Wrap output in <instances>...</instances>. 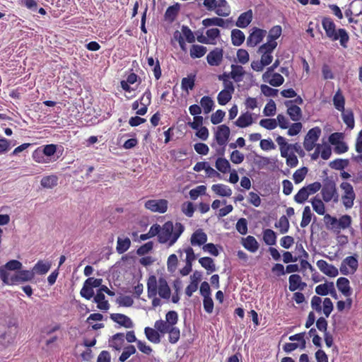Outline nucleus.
<instances>
[{
	"label": "nucleus",
	"instance_id": "obj_1",
	"mask_svg": "<svg viewBox=\"0 0 362 362\" xmlns=\"http://www.w3.org/2000/svg\"><path fill=\"white\" fill-rule=\"evenodd\" d=\"M322 25L325 30L326 35L332 41L339 40L340 45L344 48L347 47L349 36L344 28L336 30V25L329 17H324L322 20Z\"/></svg>",
	"mask_w": 362,
	"mask_h": 362
},
{
	"label": "nucleus",
	"instance_id": "obj_2",
	"mask_svg": "<svg viewBox=\"0 0 362 362\" xmlns=\"http://www.w3.org/2000/svg\"><path fill=\"white\" fill-rule=\"evenodd\" d=\"M184 231V226L180 223H176L174 226L172 221L165 222L161 227L159 234V242L160 243H168L172 246Z\"/></svg>",
	"mask_w": 362,
	"mask_h": 362
},
{
	"label": "nucleus",
	"instance_id": "obj_3",
	"mask_svg": "<svg viewBox=\"0 0 362 362\" xmlns=\"http://www.w3.org/2000/svg\"><path fill=\"white\" fill-rule=\"evenodd\" d=\"M321 194L322 199L325 202H337L339 200V194L337 192L336 183L334 181L326 179L324 180L321 187Z\"/></svg>",
	"mask_w": 362,
	"mask_h": 362
},
{
	"label": "nucleus",
	"instance_id": "obj_4",
	"mask_svg": "<svg viewBox=\"0 0 362 362\" xmlns=\"http://www.w3.org/2000/svg\"><path fill=\"white\" fill-rule=\"evenodd\" d=\"M310 305L313 310L318 313H320L322 310L326 317L329 316L334 308L330 298H325L322 302L321 298L317 296H314L312 298Z\"/></svg>",
	"mask_w": 362,
	"mask_h": 362
},
{
	"label": "nucleus",
	"instance_id": "obj_5",
	"mask_svg": "<svg viewBox=\"0 0 362 362\" xmlns=\"http://www.w3.org/2000/svg\"><path fill=\"white\" fill-rule=\"evenodd\" d=\"M325 218L328 220L327 223L330 225L331 229L337 233H339L341 229L348 228L351 224V217L349 215H343L337 219L327 214Z\"/></svg>",
	"mask_w": 362,
	"mask_h": 362
},
{
	"label": "nucleus",
	"instance_id": "obj_6",
	"mask_svg": "<svg viewBox=\"0 0 362 362\" xmlns=\"http://www.w3.org/2000/svg\"><path fill=\"white\" fill-rule=\"evenodd\" d=\"M276 141L279 146L281 157L286 156L287 152H289L291 150L296 152L299 155L303 154V151L300 145L298 143L289 144L286 141V139L281 136H278L276 139Z\"/></svg>",
	"mask_w": 362,
	"mask_h": 362
},
{
	"label": "nucleus",
	"instance_id": "obj_7",
	"mask_svg": "<svg viewBox=\"0 0 362 362\" xmlns=\"http://www.w3.org/2000/svg\"><path fill=\"white\" fill-rule=\"evenodd\" d=\"M320 134L321 129L319 127H313L308 132L303 141V146L307 151H312L317 146L316 142Z\"/></svg>",
	"mask_w": 362,
	"mask_h": 362
},
{
	"label": "nucleus",
	"instance_id": "obj_8",
	"mask_svg": "<svg viewBox=\"0 0 362 362\" xmlns=\"http://www.w3.org/2000/svg\"><path fill=\"white\" fill-rule=\"evenodd\" d=\"M168 202L166 199H149L145 202L144 206L152 212L163 214L167 211Z\"/></svg>",
	"mask_w": 362,
	"mask_h": 362
},
{
	"label": "nucleus",
	"instance_id": "obj_9",
	"mask_svg": "<svg viewBox=\"0 0 362 362\" xmlns=\"http://www.w3.org/2000/svg\"><path fill=\"white\" fill-rule=\"evenodd\" d=\"M267 31L265 30L253 28L247 39V45L248 47H255L259 44L266 36Z\"/></svg>",
	"mask_w": 362,
	"mask_h": 362
},
{
	"label": "nucleus",
	"instance_id": "obj_10",
	"mask_svg": "<svg viewBox=\"0 0 362 362\" xmlns=\"http://www.w3.org/2000/svg\"><path fill=\"white\" fill-rule=\"evenodd\" d=\"M230 134V128L226 124H221L217 127L215 132V139L221 146H225L229 139Z\"/></svg>",
	"mask_w": 362,
	"mask_h": 362
},
{
	"label": "nucleus",
	"instance_id": "obj_11",
	"mask_svg": "<svg viewBox=\"0 0 362 362\" xmlns=\"http://www.w3.org/2000/svg\"><path fill=\"white\" fill-rule=\"evenodd\" d=\"M223 58V49L219 47H215L207 54L206 61L210 66H218L221 64Z\"/></svg>",
	"mask_w": 362,
	"mask_h": 362
},
{
	"label": "nucleus",
	"instance_id": "obj_12",
	"mask_svg": "<svg viewBox=\"0 0 362 362\" xmlns=\"http://www.w3.org/2000/svg\"><path fill=\"white\" fill-rule=\"evenodd\" d=\"M318 269L325 275L330 277H335L338 275L337 268L334 265L328 264L325 260L320 259L316 263Z\"/></svg>",
	"mask_w": 362,
	"mask_h": 362
},
{
	"label": "nucleus",
	"instance_id": "obj_13",
	"mask_svg": "<svg viewBox=\"0 0 362 362\" xmlns=\"http://www.w3.org/2000/svg\"><path fill=\"white\" fill-rule=\"evenodd\" d=\"M284 105L287 107V114L291 120L298 122L301 119L302 110L298 105L293 104V101H285Z\"/></svg>",
	"mask_w": 362,
	"mask_h": 362
},
{
	"label": "nucleus",
	"instance_id": "obj_14",
	"mask_svg": "<svg viewBox=\"0 0 362 362\" xmlns=\"http://www.w3.org/2000/svg\"><path fill=\"white\" fill-rule=\"evenodd\" d=\"M139 100L141 107L140 109L136 111V115H144L147 112L148 106L151 103V93L150 89L147 88Z\"/></svg>",
	"mask_w": 362,
	"mask_h": 362
},
{
	"label": "nucleus",
	"instance_id": "obj_15",
	"mask_svg": "<svg viewBox=\"0 0 362 362\" xmlns=\"http://www.w3.org/2000/svg\"><path fill=\"white\" fill-rule=\"evenodd\" d=\"M110 319L120 326L125 328H132L134 326L132 320L127 315L121 313H112L110 316Z\"/></svg>",
	"mask_w": 362,
	"mask_h": 362
},
{
	"label": "nucleus",
	"instance_id": "obj_16",
	"mask_svg": "<svg viewBox=\"0 0 362 362\" xmlns=\"http://www.w3.org/2000/svg\"><path fill=\"white\" fill-rule=\"evenodd\" d=\"M207 241V235L202 229L196 230L190 238V243L192 246L204 245Z\"/></svg>",
	"mask_w": 362,
	"mask_h": 362
},
{
	"label": "nucleus",
	"instance_id": "obj_17",
	"mask_svg": "<svg viewBox=\"0 0 362 362\" xmlns=\"http://www.w3.org/2000/svg\"><path fill=\"white\" fill-rule=\"evenodd\" d=\"M346 265H348L351 269L352 273L355 272L358 267L357 259L353 256H349L344 259L340 267V271L343 274L345 275L349 274L346 267Z\"/></svg>",
	"mask_w": 362,
	"mask_h": 362
},
{
	"label": "nucleus",
	"instance_id": "obj_18",
	"mask_svg": "<svg viewBox=\"0 0 362 362\" xmlns=\"http://www.w3.org/2000/svg\"><path fill=\"white\" fill-rule=\"evenodd\" d=\"M337 287L345 297H350L351 296L352 291L350 282L347 278L339 277L337 281Z\"/></svg>",
	"mask_w": 362,
	"mask_h": 362
},
{
	"label": "nucleus",
	"instance_id": "obj_19",
	"mask_svg": "<svg viewBox=\"0 0 362 362\" xmlns=\"http://www.w3.org/2000/svg\"><path fill=\"white\" fill-rule=\"evenodd\" d=\"M289 290L295 291L298 289L303 291L306 286V284L302 281V279L298 274H291L288 279Z\"/></svg>",
	"mask_w": 362,
	"mask_h": 362
},
{
	"label": "nucleus",
	"instance_id": "obj_20",
	"mask_svg": "<svg viewBox=\"0 0 362 362\" xmlns=\"http://www.w3.org/2000/svg\"><path fill=\"white\" fill-rule=\"evenodd\" d=\"M252 18L253 15L252 10H247L239 16L235 23V25L240 28H245L252 22Z\"/></svg>",
	"mask_w": 362,
	"mask_h": 362
},
{
	"label": "nucleus",
	"instance_id": "obj_21",
	"mask_svg": "<svg viewBox=\"0 0 362 362\" xmlns=\"http://www.w3.org/2000/svg\"><path fill=\"white\" fill-rule=\"evenodd\" d=\"M19 276V273L17 272L11 278H8V272L5 271L4 268H0V278L5 284L13 285L22 282Z\"/></svg>",
	"mask_w": 362,
	"mask_h": 362
},
{
	"label": "nucleus",
	"instance_id": "obj_22",
	"mask_svg": "<svg viewBox=\"0 0 362 362\" xmlns=\"http://www.w3.org/2000/svg\"><path fill=\"white\" fill-rule=\"evenodd\" d=\"M231 71L230 76L235 82L239 83L243 80V77L245 75L244 68L241 65L231 64Z\"/></svg>",
	"mask_w": 362,
	"mask_h": 362
},
{
	"label": "nucleus",
	"instance_id": "obj_23",
	"mask_svg": "<svg viewBox=\"0 0 362 362\" xmlns=\"http://www.w3.org/2000/svg\"><path fill=\"white\" fill-rule=\"evenodd\" d=\"M158 285L156 276L151 275L147 280V293L149 298H154L157 295Z\"/></svg>",
	"mask_w": 362,
	"mask_h": 362
},
{
	"label": "nucleus",
	"instance_id": "obj_24",
	"mask_svg": "<svg viewBox=\"0 0 362 362\" xmlns=\"http://www.w3.org/2000/svg\"><path fill=\"white\" fill-rule=\"evenodd\" d=\"M228 20H224L219 17H213L204 19L202 21V25L205 27L216 25L225 28L228 27Z\"/></svg>",
	"mask_w": 362,
	"mask_h": 362
},
{
	"label": "nucleus",
	"instance_id": "obj_25",
	"mask_svg": "<svg viewBox=\"0 0 362 362\" xmlns=\"http://www.w3.org/2000/svg\"><path fill=\"white\" fill-rule=\"evenodd\" d=\"M234 123L240 128L250 126L253 123L252 114L249 112L241 114Z\"/></svg>",
	"mask_w": 362,
	"mask_h": 362
},
{
	"label": "nucleus",
	"instance_id": "obj_26",
	"mask_svg": "<svg viewBox=\"0 0 362 362\" xmlns=\"http://www.w3.org/2000/svg\"><path fill=\"white\" fill-rule=\"evenodd\" d=\"M157 293L160 298L164 299H169L170 297V288L164 278L158 279V289Z\"/></svg>",
	"mask_w": 362,
	"mask_h": 362
},
{
	"label": "nucleus",
	"instance_id": "obj_27",
	"mask_svg": "<svg viewBox=\"0 0 362 362\" xmlns=\"http://www.w3.org/2000/svg\"><path fill=\"white\" fill-rule=\"evenodd\" d=\"M215 12L218 16L226 17L230 13V7L226 0H218Z\"/></svg>",
	"mask_w": 362,
	"mask_h": 362
},
{
	"label": "nucleus",
	"instance_id": "obj_28",
	"mask_svg": "<svg viewBox=\"0 0 362 362\" xmlns=\"http://www.w3.org/2000/svg\"><path fill=\"white\" fill-rule=\"evenodd\" d=\"M243 246L251 252H255L259 248V243L255 237L248 235L242 240Z\"/></svg>",
	"mask_w": 362,
	"mask_h": 362
},
{
	"label": "nucleus",
	"instance_id": "obj_29",
	"mask_svg": "<svg viewBox=\"0 0 362 362\" xmlns=\"http://www.w3.org/2000/svg\"><path fill=\"white\" fill-rule=\"evenodd\" d=\"M212 191L221 197H230L232 194L231 189L223 184H215L211 187Z\"/></svg>",
	"mask_w": 362,
	"mask_h": 362
},
{
	"label": "nucleus",
	"instance_id": "obj_30",
	"mask_svg": "<svg viewBox=\"0 0 362 362\" xmlns=\"http://www.w3.org/2000/svg\"><path fill=\"white\" fill-rule=\"evenodd\" d=\"M333 105L339 112L345 110V98L340 89H338L333 97Z\"/></svg>",
	"mask_w": 362,
	"mask_h": 362
},
{
	"label": "nucleus",
	"instance_id": "obj_31",
	"mask_svg": "<svg viewBox=\"0 0 362 362\" xmlns=\"http://www.w3.org/2000/svg\"><path fill=\"white\" fill-rule=\"evenodd\" d=\"M94 302L97 303V307L101 310H107L110 308V304L103 293L98 290L95 296L94 297Z\"/></svg>",
	"mask_w": 362,
	"mask_h": 362
},
{
	"label": "nucleus",
	"instance_id": "obj_32",
	"mask_svg": "<svg viewBox=\"0 0 362 362\" xmlns=\"http://www.w3.org/2000/svg\"><path fill=\"white\" fill-rule=\"evenodd\" d=\"M341 117L344 122L350 129H354L355 125L354 112L351 109H346L341 111Z\"/></svg>",
	"mask_w": 362,
	"mask_h": 362
},
{
	"label": "nucleus",
	"instance_id": "obj_33",
	"mask_svg": "<svg viewBox=\"0 0 362 362\" xmlns=\"http://www.w3.org/2000/svg\"><path fill=\"white\" fill-rule=\"evenodd\" d=\"M50 267V262L39 260L33 267V272H35V274L43 275L48 272Z\"/></svg>",
	"mask_w": 362,
	"mask_h": 362
},
{
	"label": "nucleus",
	"instance_id": "obj_34",
	"mask_svg": "<svg viewBox=\"0 0 362 362\" xmlns=\"http://www.w3.org/2000/svg\"><path fill=\"white\" fill-rule=\"evenodd\" d=\"M245 36L239 29H233L231 31V42L234 46H240L245 41Z\"/></svg>",
	"mask_w": 362,
	"mask_h": 362
},
{
	"label": "nucleus",
	"instance_id": "obj_35",
	"mask_svg": "<svg viewBox=\"0 0 362 362\" xmlns=\"http://www.w3.org/2000/svg\"><path fill=\"white\" fill-rule=\"evenodd\" d=\"M207 48L203 45H192L190 47L189 54L192 59L201 58L205 55Z\"/></svg>",
	"mask_w": 362,
	"mask_h": 362
},
{
	"label": "nucleus",
	"instance_id": "obj_36",
	"mask_svg": "<svg viewBox=\"0 0 362 362\" xmlns=\"http://www.w3.org/2000/svg\"><path fill=\"white\" fill-rule=\"evenodd\" d=\"M180 8V7L178 3L169 6L165 13V20L170 22H173L178 15Z\"/></svg>",
	"mask_w": 362,
	"mask_h": 362
},
{
	"label": "nucleus",
	"instance_id": "obj_37",
	"mask_svg": "<svg viewBox=\"0 0 362 362\" xmlns=\"http://www.w3.org/2000/svg\"><path fill=\"white\" fill-rule=\"evenodd\" d=\"M199 263L202 267L206 269L208 274H211L216 271V265L214 259L209 257H201L199 259Z\"/></svg>",
	"mask_w": 362,
	"mask_h": 362
},
{
	"label": "nucleus",
	"instance_id": "obj_38",
	"mask_svg": "<svg viewBox=\"0 0 362 362\" xmlns=\"http://www.w3.org/2000/svg\"><path fill=\"white\" fill-rule=\"evenodd\" d=\"M131 246V240L129 238H118L117 241L116 250L119 254H123L129 250Z\"/></svg>",
	"mask_w": 362,
	"mask_h": 362
},
{
	"label": "nucleus",
	"instance_id": "obj_39",
	"mask_svg": "<svg viewBox=\"0 0 362 362\" xmlns=\"http://www.w3.org/2000/svg\"><path fill=\"white\" fill-rule=\"evenodd\" d=\"M144 333L148 340L154 344L160 343V337L157 329L156 330L153 328L147 327L144 329Z\"/></svg>",
	"mask_w": 362,
	"mask_h": 362
},
{
	"label": "nucleus",
	"instance_id": "obj_40",
	"mask_svg": "<svg viewBox=\"0 0 362 362\" xmlns=\"http://www.w3.org/2000/svg\"><path fill=\"white\" fill-rule=\"evenodd\" d=\"M40 184L44 188H53L58 184V177L55 175L45 176L42 178Z\"/></svg>",
	"mask_w": 362,
	"mask_h": 362
},
{
	"label": "nucleus",
	"instance_id": "obj_41",
	"mask_svg": "<svg viewBox=\"0 0 362 362\" xmlns=\"http://www.w3.org/2000/svg\"><path fill=\"white\" fill-rule=\"evenodd\" d=\"M355 149L359 154L354 156L353 160L357 163H362V129L358 132L355 144Z\"/></svg>",
	"mask_w": 362,
	"mask_h": 362
},
{
	"label": "nucleus",
	"instance_id": "obj_42",
	"mask_svg": "<svg viewBox=\"0 0 362 362\" xmlns=\"http://www.w3.org/2000/svg\"><path fill=\"white\" fill-rule=\"evenodd\" d=\"M124 341V334L123 333H117L112 336L110 341V346L116 350H120Z\"/></svg>",
	"mask_w": 362,
	"mask_h": 362
},
{
	"label": "nucleus",
	"instance_id": "obj_43",
	"mask_svg": "<svg viewBox=\"0 0 362 362\" xmlns=\"http://www.w3.org/2000/svg\"><path fill=\"white\" fill-rule=\"evenodd\" d=\"M263 240L267 245H274L276 242V235L272 229L263 230Z\"/></svg>",
	"mask_w": 362,
	"mask_h": 362
},
{
	"label": "nucleus",
	"instance_id": "obj_44",
	"mask_svg": "<svg viewBox=\"0 0 362 362\" xmlns=\"http://www.w3.org/2000/svg\"><path fill=\"white\" fill-rule=\"evenodd\" d=\"M264 81L269 83L271 86L278 87L282 85L284 82V77L279 73H272L270 78H265Z\"/></svg>",
	"mask_w": 362,
	"mask_h": 362
},
{
	"label": "nucleus",
	"instance_id": "obj_45",
	"mask_svg": "<svg viewBox=\"0 0 362 362\" xmlns=\"http://www.w3.org/2000/svg\"><path fill=\"white\" fill-rule=\"evenodd\" d=\"M274 226L276 228H279V231L281 234L286 233L290 227L288 219L286 216H281L279 221L275 223Z\"/></svg>",
	"mask_w": 362,
	"mask_h": 362
},
{
	"label": "nucleus",
	"instance_id": "obj_46",
	"mask_svg": "<svg viewBox=\"0 0 362 362\" xmlns=\"http://www.w3.org/2000/svg\"><path fill=\"white\" fill-rule=\"evenodd\" d=\"M311 204L313 210L319 215H324L325 207L323 202L318 197H315L311 199Z\"/></svg>",
	"mask_w": 362,
	"mask_h": 362
},
{
	"label": "nucleus",
	"instance_id": "obj_47",
	"mask_svg": "<svg viewBox=\"0 0 362 362\" xmlns=\"http://www.w3.org/2000/svg\"><path fill=\"white\" fill-rule=\"evenodd\" d=\"M195 78V74H190L187 77L183 78L181 82L182 89L187 91L192 90L194 87Z\"/></svg>",
	"mask_w": 362,
	"mask_h": 362
},
{
	"label": "nucleus",
	"instance_id": "obj_48",
	"mask_svg": "<svg viewBox=\"0 0 362 362\" xmlns=\"http://www.w3.org/2000/svg\"><path fill=\"white\" fill-rule=\"evenodd\" d=\"M200 104L205 114H209L214 106V100L209 96H204L201 98Z\"/></svg>",
	"mask_w": 362,
	"mask_h": 362
},
{
	"label": "nucleus",
	"instance_id": "obj_49",
	"mask_svg": "<svg viewBox=\"0 0 362 362\" xmlns=\"http://www.w3.org/2000/svg\"><path fill=\"white\" fill-rule=\"evenodd\" d=\"M215 166L218 171L223 173H228L230 168V163L224 158H217Z\"/></svg>",
	"mask_w": 362,
	"mask_h": 362
},
{
	"label": "nucleus",
	"instance_id": "obj_50",
	"mask_svg": "<svg viewBox=\"0 0 362 362\" xmlns=\"http://www.w3.org/2000/svg\"><path fill=\"white\" fill-rule=\"evenodd\" d=\"M349 163L348 159L337 158L331 161L329 165L332 169L342 170L349 165Z\"/></svg>",
	"mask_w": 362,
	"mask_h": 362
},
{
	"label": "nucleus",
	"instance_id": "obj_51",
	"mask_svg": "<svg viewBox=\"0 0 362 362\" xmlns=\"http://www.w3.org/2000/svg\"><path fill=\"white\" fill-rule=\"evenodd\" d=\"M308 169L306 167H302L298 170H296L293 175V179L296 184H299L305 179L306 175L308 174Z\"/></svg>",
	"mask_w": 362,
	"mask_h": 362
},
{
	"label": "nucleus",
	"instance_id": "obj_52",
	"mask_svg": "<svg viewBox=\"0 0 362 362\" xmlns=\"http://www.w3.org/2000/svg\"><path fill=\"white\" fill-rule=\"evenodd\" d=\"M277 47V42H272L269 40H267V42L263 45H262L259 49L258 52L259 53H265V54H272L274 50Z\"/></svg>",
	"mask_w": 362,
	"mask_h": 362
},
{
	"label": "nucleus",
	"instance_id": "obj_53",
	"mask_svg": "<svg viewBox=\"0 0 362 362\" xmlns=\"http://www.w3.org/2000/svg\"><path fill=\"white\" fill-rule=\"evenodd\" d=\"M233 93L222 90L219 92L217 96V100L219 105H226L232 98Z\"/></svg>",
	"mask_w": 362,
	"mask_h": 362
},
{
	"label": "nucleus",
	"instance_id": "obj_54",
	"mask_svg": "<svg viewBox=\"0 0 362 362\" xmlns=\"http://www.w3.org/2000/svg\"><path fill=\"white\" fill-rule=\"evenodd\" d=\"M282 33V29L280 25L273 26L269 31V34L267 35V40L272 42H276V40L281 36Z\"/></svg>",
	"mask_w": 362,
	"mask_h": 362
},
{
	"label": "nucleus",
	"instance_id": "obj_55",
	"mask_svg": "<svg viewBox=\"0 0 362 362\" xmlns=\"http://www.w3.org/2000/svg\"><path fill=\"white\" fill-rule=\"evenodd\" d=\"M312 219V213L310 206H305L303 211V216H302V220L300 222V226L302 228H305L310 223Z\"/></svg>",
	"mask_w": 362,
	"mask_h": 362
},
{
	"label": "nucleus",
	"instance_id": "obj_56",
	"mask_svg": "<svg viewBox=\"0 0 362 362\" xmlns=\"http://www.w3.org/2000/svg\"><path fill=\"white\" fill-rule=\"evenodd\" d=\"M154 327L158 332H160L163 334L168 333L172 327L169 323L162 320L156 321Z\"/></svg>",
	"mask_w": 362,
	"mask_h": 362
},
{
	"label": "nucleus",
	"instance_id": "obj_57",
	"mask_svg": "<svg viewBox=\"0 0 362 362\" xmlns=\"http://www.w3.org/2000/svg\"><path fill=\"white\" fill-rule=\"evenodd\" d=\"M201 279V274H198V276L197 279H193L191 283L187 286L185 288V293L188 297H191L194 293L197 288H198V284Z\"/></svg>",
	"mask_w": 362,
	"mask_h": 362
},
{
	"label": "nucleus",
	"instance_id": "obj_58",
	"mask_svg": "<svg viewBox=\"0 0 362 362\" xmlns=\"http://www.w3.org/2000/svg\"><path fill=\"white\" fill-rule=\"evenodd\" d=\"M332 284L333 282L332 281L320 284L315 287V293L319 296H327L329 294L331 288L330 286H332Z\"/></svg>",
	"mask_w": 362,
	"mask_h": 362
},
{
	"label": "nucleus",
	"instance_id": "obj_59",
	"mask_svg": "<svg viewBox=\"0 0 362 362\" xmlns=\"http://www.w3.org/2000/svg\"><path fill=\"white\" fill-rule=\"evenodd\" d=\"M342 191L341 196H356L353 186L348 182H342L339 185Z\"/></svg>",
	"mask_w": 362,
	"mask_h": 362
},
{
	"label": "nucleus",
	"instance_id": "obj_60",
	"mask_svg": "<svg viewBox=\"0 0 362 362\" xmlns=\"http://www.w3.org/2000/svg\"><path fill=\"white\" fill-rule=\"evenodd\" d=\"M22 267V263L16 259H12L6 263L5 265L0 267V268H4L5 271H16L20 270Z\"/></svg>",
	"mask_w": 362,
	"mask_h": 362
},
{
	"label": "nucleus",
	"instance_id": "obj_61",
	"mask_svg": "<svg viewBox=\"0 0 362 362\" xmlns=\"http://www.w3.org/2000/svg\"><path fill=\"white\" fill-rule=\"evenodd\" d=\"M309 196V192H308L305 188L303 187L300 189L297 194L294 196V200L298 204H303L308 199Z\"/></svg>",
	"mask_w": 362,
	"mask_h": 362
},
{
	"label": "nucleus",
	"instance_id": "obj_62",
	"mask_svg": "<svg viewBox=\"0 0 362 362\" xmlns=\"http://www.w3.org/2000/svg\"><path fill=\"white\" fill-rule=\"evenodd\" d=\"M236 56L238 62L241 64H245L250 60L249 53L246 49H238Z\"/></svg>",
	"mask_w": 362,
	"mask_h": 362
},
{
	"label": "nucleus",
	"instance_id": "obj_63",
	"mask_svg": "<svg viewBox=\"0 0 362 362\" xmlns=\"http://www.w3.org/2000/svg\"><path fill=\"white\" fill-rule=\"evenodd\" d=\"M182 213L187 217H192L194 212V206L193 203L185 202L181 206Z\"/></svg>",
	"mask_w": 362,
	"mask_h": 362
},
{
	"label": "nucleus",
	"instance_id": "obj_64",
	"mask_svg": "<svg viewBox=\"0 0 362 362\" xmlns=\"http://www.w3.org/2000/svg\"><path fill=\"white\" fill-rule=\"evenodd\" d=\"M168 333L169 334L168 340L171 344H175L180 339V331L179 328L172 327Z\"/></svg>",
	"mask_w": 362,
	"mask_h": 362
}]
</instances>
